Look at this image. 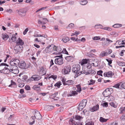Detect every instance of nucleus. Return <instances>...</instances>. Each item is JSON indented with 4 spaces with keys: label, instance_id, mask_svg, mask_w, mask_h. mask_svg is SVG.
Wrapping results in <instances>:
<instances>
[{
    "label": "nucleus",
    "instance_id": "a211bd4d",
    "mask_svg": "<svg viewBox=\"0 0 125 125\" xmlns=\"http://www.w3.org/2000/svg\"><path fill=\"white\" fill-rule=\"evenodd\" d=\"M99 108V105L97 104L96 105L94 106L92 108H90V111L92 112H93L98 110Z\"/></svg>",
    "mask_w": 125,
    "mask_h": 125
},
{
    "label": "nucleus",
    "instance_id": "052dcab7",
    "mask_svg": "<svg viewBox=\"0 0 125 125\" xmlns=\"http://www.w3.org/2000/svg\"><path fill=\"white\" fill-rule=\"evenodd\" d=\"M103 29L105 30H108L109 31H111L112 30L111 28L109 27H104Z\"/></svg>",
    "mask_w": 125,
    "mask_h": 125
},
{
    "label": "nucleus",
    "instance_id": "ea45409f",
    "mask_svg": "<svg viewBox=\"0 0 125 125\" xmlns=\"http://www.w3.org/2000/svg\"><path fill=\"white\" fill-rule=\"evenodd\" d=\"M118 64L120 66H124L125 65V62H119Z\"/></svg>",
    "mask_w": 125,
    "mask_h": 125
},
{
    "label": "nucleus",
    "instance_id": "473e14b6",
    "mask_svg": "<svg viewBox=\"0 0 125 125\" xmlns=\"http://www.w3.org/2000/svg\"><path fill=\"white\" fill-rule=\"evenodd\" d=\"M14 62H15V65H19L20 62V61L19 60L17 59H14Z\"/></svg>",
    "mask_w": 125,
    "mask_h": 125
},
{
    "label": "nucleus",
    "instance_id": "72a5a7b5",
    "mask_svg": "<svg viewBox=\"0 0 125 125\" xmlns=\"http://www.w3.org/2000/svg\"><path fill=\"white\" fill-rule=\"evenodd\" d=\"M120 114H121L125 113V107L121 108L120 109Z\"/></svg>",
    "mask_w": 125,
    "mask_h": 125
},
{
    "label": "nucleus",
    "instance_id": "c03bdc74",
    "mask_svg": "<svg viewBox=\"0 0 125 125\" xmlns=\"http://www.w3.org/2000/svg\"><path fill=\"white\" fill-rule=\"evenodd\" d=\"M89 74H91V75H95L96 73V72L94 70H92L91 71L89 72Z\"/></svg>",
    "mask_w": 125,
    "mask_h": 125
},
{
    "label": "nucleus",
    "instance_id": "f3484780",
    "mask_svg": "<svg viewBox=\"0 0 125 125\" xmlns=\"http://www.w3.org/2000/svg\"><path fill=\"white\" fill-rule=\"evenodd\" d=\"M32 78H33V80L35 81H38L41 78V77L39 75L36 74L33 75L32 76Z\"/></svg>",
    "mask_w": 125,
    "mask_h": 125
},
{
    "label": "nucleus",
    "instance_id": "423d86ee",
    "mask_svg": "<svg viewBox=\"0 0 125 125\" xmlns=\"http://www.w3.org/2000/svg\"><path fill=\"white\" fill-rule=\"evenodd\" d=\"M23 48L22 46L16 45L14 48V53L16 54L22 51Z\"/></svg>",
    "mask_w": 125,
    "mask_h": 125
},
{
    "label": "nucleus",
    "instance_id": "bb28decb",
    "mask_svg": "<svg viewBox=\"0 0 125 125\" xmlns=\"http://www.w3.org/2000/svg\"><path fill=\"white\" fill-rule=\"evenodd\" d=\"M77 89L76 91L80 93L82 91L81 88L80 84H79L76 86Z\"/></svg>",
    "mask_w": 125,
    "mask_h": 125
},
{
    "label": "nucleus",
    "instance_id": "0eeeda50",
    "mask_svg": "<svg viewBox=\"0 0 125 125\" xmlns=\"http://www.w3.org/2000/svg\"><path fill=\"white\" fill-rule=\"evenodd\" d=\"M53 45L51 44L48 46L43 51V52L44 53H48L51 52H53L52 49L53 48Z\"/></svg>",
    "mask_w": 125,
    "mask_h": 125
},
{
    "label": "nucleus",
    "instance_id": "4468645a",
    "mask_svg": "<svg viewBox=\"0 0 125 125\" xmlns=\"http://www.w3.org/2000/svg\"><path fill=\"white\" fill-rule=\"evenodd\" d=\"M71 70V67L68 66L65 67L62 70L63 71L64 74H69V73L70 72Z\"/></svg>",
    "mask_w": 125,
    "mask_h": 125
},
{
    "label": "nucleus",
    "instance_id": "09e8293b",
    "mask_svg": "<svg viewBox=\"0 0 125 125\" xmlns=\"http://www.w3.org/2000/svg\"><path fill=\"white\" fill-rule=\"evenodd\" d=\"M19 72V71L18 69L16 70H13L12 72H11L12 73L16 74L18 73Z\"/></svg>",
    "mask_w": 125,
    "mask_h": 125
},
{
    "label": "nucleus",
    "instance_id": "b1692460",
    "mask_svg": "<svg viewBox=\"0 0 125 125\" xmlns=\"http://www.w3.org/2000/svg\"><path fill=\"white\" fill-rule=\"evenodd\" d=\"M32 88L34 90L38 91H40L41 90L40 87L39 86H37L36 85H35L33 86Z\"/></svg>",
    "mask_w": 125,
    "mask_h": 125
},
{
    "label": "nucleus",
    "instance_id": "bf43d9fd",
    "mask_svg": "<svg viewBox=\"0 0 125 125\" xmlns=\"http://www.w3.org/2000/svg\"><path fill=\"white\" fill-rule=\"evenodd\" d=\"M120 119L122 120H125V114L120 117Z\"/></svg>",
    "mask_w": 125,
    "mask_h": 125
},
{
    "label": "nucleus",
    "instance_id": "7ed1b4c3",
    "mask_svg": "<svg viewBox=\"0 0 125 125\" xmlns=\"http://www.w3.org/2000/svg\"><path fill=\"white\" fill-rule=\"evenodd\" d=\"M58 58H56L55 60V63L57 64L61 65L62 64L63 62V58L62 57V55L57 57Z\"/></svg>",
    "mask_w": 125,
    "mask_h": 125
},
{
    "label": "nucleus",
    "instance_id": "c756f323",
    "mask_svg": "<svg viewBox=\"0 0 125 125\" xmlns=\"http://www.w3.org/2000/svg\"><path fill=\"white\" fill-rule=\"evenodd\" d=\"M69 40V39L68 37H64L62 40V41L64 43H66Z\"/></svg>",
    "mask_w": 125,
    "mask_h": 125
},
{
    "label": "nucleus",
    "instance_id": "8fccbe9b",
    "mask_svg": "<svg viewBox=\"0 0 125 125\" xmlns=\"http://www.w3.org/2000/svg\"><path fill=\"white\" fill-rule=\"evenodd\" d=\"M121 86L122 88L125 89V82L123 83L122 82Z\"/></svg>",
    "mask_w": 125,
    "mask_h": 125
},
{
    "label": "nucleus",
    "instance_id": "e2e57ef3",
    "mask_svg": "<svg viewBox=\"0 0 125 125\" xmlns=\"http://www.w3.org/2000/svg\"><path fill=\"white\" fill-rule=\"evenodd\" d=\"M28 30L29 29L28 28H26L23 32V35H25L26 33L28 31Z\"/></svg>",
    "mask_w": 125,
    "mask_h": 125
},
{
    "label": "nucleus",
    "instance_id": "2eb2a0df",
    "mask_svg": "<svg viewBox=\"0 0 125 125\" xmlns=\"http://www.w3.org/2000/svg\"><path fill=\"white\" fill-rule=\"evenodd\" d=\"M16 43L17 45H22L24 44V42L20 38H19L16 41Z\"/></svg>",
    "mask_w": 125,
    "mask_h": 125
},
{
    "label": "nucleus",
    "instance_id": "aec40b11",
    "mask_svg": "<svg viewBox=\"0 0 125 125\" xmlns=\"http://www.w3.org/2000/svg\"><path fill=\"white\" fill-rule=\"evenodd\" d=\"M66 83L65 85H72L74 84V81L72 80H68L66 81Z\"/></svg>",
    "mask_w": 125,
    "mask_h": 125
},
{
    "label": "nucleus",
    "instance_id": "a878e982",
    "mask_svg": "<svg viewBox=\"0 0 125 125\" xmlns=\"http://www.w3.org/2000/svg\"><path fill=\"white\" fill-rule=\"evenodd\" d=\"M108 119H105L101 117L100 118L99 121L101 122L104 123L106 122Z\"/></svg>",
    "mask_w": 125,
    "mask_h": 125
},
{
    "label": "nucleus",
    "instance_id": "f257e3e1",
    "mask_svg": "<svg viewBox=\"0 0 125 125\" xmlns=\"http://www.w3.org/2000/svg\"><path fill=\"white\" fill-rule=\"evenodd\" d=\"M80 69V66L79 64H77L75 65V67H73L72 69V71L73 73H75V78L77 77L78 76L82 74V71H79Z\"/></svg>",
    "mask_w": 125,
    "mask_h": 125
},
{
    "label": "nucleus",
    "instance_id": "7c9ffc66",
    "mask_svg": "<svg viewBox=\"0 0 125 125\" xmlns=\"http://www.w3.org/2000/svg\"><path fill=\"white\" fill-rule=\"evenodd\" d=\"M61 84H62L60 82H58L54 84V86L55 87H57L58 88H59Z\"/></svg>",
    "mask_w": 125,
    "mask_h": 125
},
{
    "label": "nucleus",
    "instance_id": "603ef678",
    "mask_svg": "<svg viewBox=\"0 0 125 125\" xmlns=\"http://www.w3.org/2000/svg\"><path fill=\"white\" fill-rule=\"evenodd\" d=\"M57 77V76L56 75H52L50 77H49V78H52L54 80H55V79H56Z\"/></svg>",
    "mask_w": 125,
    "mask_h": 125
},
{
    "label": "nucleus",
    "instance_id": "39448f33",
    "mask_svg": "<svg viewBox=\"0 0 125 125\" xmlns=\"http://www.w3.org/2000/svg\"><path fill=\"white\" fill-rule=\"evenodd\" d=\"M87 101V100L83 99L81 102L78 105V109L79 111L82 110L84 107L86 105Z\"/></svg>",
    "mask_w": 125,
    "mask_h": 125
},
{
    "label": "nucleus",
    "instance_id": "393cba45",
    "mask_svg": "<svg viewBox=\"0 0 125 125\" xmlns=\"http://www.w3.org/2000/svg\"><path fill=\"white\" fill-rule=\"evenodd\" d=\"M88 1L87 0H81L80 1V3L82 5H85L87 3Z\"/></svg>",
    "mask_w": 125,
    "mask_h": 125
},
{
    "label": "nucleus",
    "instance_id": "1a4fd4ad",
    "mask_svg": "<svg viewBox=\"0 0 125 125\" xmlns=\"http://www.w3.org/2000/svg\"><path fill=\"white\" fill-rule=\"evenodd\" d=\"M11 72L10 68L9 69L5 67L2 70H0V73L4 74H8Z\"/></svg>",
    "mask_w": 125,
    "mask_h": 125
},
{
    "label": "nucleus",
    "instance_id": "49530a36",
    "mask_svg": "<svg viewBox=\"0 0 125 125\" xmlns=\"http://www.w3.org/2000/svg\"><path fill=\"white\" fill-rule=\"evenodd\" d=\"M107 61L108 62V65H110V66H112L110 65V64L112 63V60L111 59H106Z\"/></svg>",
    "mask_w": 125,
    "mask_h": 125
},
{
    "label": "nucleus",
    "instance_id": "412c9836",
    "mask_svg": "<svg viewBox=\"0 0 125 125\" xmlns=\"http://www.w3.org/2000/svg\"><path fill=\"white\" fill-rule=\"evenodd\" d=\"M90 61L89 59H83L81 62V64L83 65L84 64L87 63V62H89Z\"/></svg>",
    "mask_w": 125,
    "mask_h": 125
},
{
    "label": "nucleus",
    "instance_id": "3c124183",
    "mask_svg": "<svg viewBox=\"0 0 125 125\" xmlns=\"http://www.w3.org/2000/svg\"><path fill=\"white\" fill-rule=\"evenodd\" d=\"M72 94L73 95H76L78 94V93L76 91H72L71 92Z\"/></svg>",
    "mask_w": 125,
    "mask_h": 125
},
{
    "label": "nucleus",
    "instance_id": "f03ea898",
    "mask_svg": "<svg viewBox=\"0 0 125 125\" xmlns=\"http://www.w3.org/2000/svg\"><path fill=\"white\" fill-rule=\"evenodd\" d=\"M92 64L89 63L83 67V71L82 74H85L86 75L89 74V72L92 70Z\"/></svg>",
    "mask_w": 125,
    "mask_h": 125
},
{
    "label": "nucleus",
    "instance_id": "e433bc0d",
    "mask_svg": "<svg viewBox=\"0 0 125 125\" xmlns=\"http://www.w3.org/2000/svg\"><path fill=\"white\" fill-rule=\"evenodd\" d=\"M14 60V59H12L10 62V64L11 66H14L15 65V62H13Z\"/></svg>",
    "mask_w": 125,
    "mask_h": 125
},
{
    "label": "nucleus",
    "instance_id": "864d4df0",
    "mask_svg": "<svg viewBox=\"0 0 125 125\" xmlns=\"http://www.w3.org/2000/svg\"><path fill=\"white\" fill-rule=\"evenodd\" d=\"M48 110L49 111H51L52 109L54 108V107L52 106H48Z\"/></svg>",
    "mask_w": 125,
    "mask_h": 125
},
{
    "label": "nucleus",
    "instance_id": "69168bd1",
    "mask_svg": "<svg viewBox=\"0 0 125 125\" xmlns=\"http://www.w3.org/2000/svg\"><path fill=\"white\" fill-rule=\"evenodd\" d=\"M74 25L73 23H71L69 25V27L70 28H72L74 27Z\"/></svg>",
    "mask_w": 125,
    "mask_h": 125
},
{
    "label": "nucleus",
    "instance_id": "6ab92c4d",
    "mask_svg": "<svg viewBox=\"0 0 125 125\" xmlns=\"http://www.w3.org/2000/svg\"><path fill=\"white\" fill-rule=\"evenodd\" d=\"M107 91V90H105L103 93L104 96L106 97H108L111 94V93L110 92Z\"/></svg>",
    "mask_w": 125,
    "mask_h": 125
},
{
    "label": "nucleus",
    "instance_id": "c9c22d12",
    "mask_svg": "<svg viewBox=\"0 0 125 125\" xmlns=\"http://www.w3.org/2000/svg\"><path fill=\"white\" fill-rule=\"evenodd\" d=\"M87 55L88 57H94L95 56V55L94 54L90 52L88 53H87Z\"/></svg>",
    "mask_w": 125,
    "mask_h": 125
},
{
    "label": "nucleus",
    "instance_id": "774afa93",
    "mask_svg": "<svg viewBox=\"0 0 125 125\" xmlns=\"http://www.w3.org/2000/svg\"><path fill=\"white\" fill-rule=\"evenodd\" d=\"M33 80V78H32V76L31 78H29L27 80V82H30L31 81Z\"/></svg>",
    "mask_w": 125,
    "mask_h": 125
},
{
    "label": "nucleus",
    "instance_id": "4d7b16f0",
    "mask_svg": "<svg viewBox=\"0 0 125 125\" xmlns=\"http://www.w3.org/2000/svg\"><path fill=\"white\" fill-rule=\"evenodd\" d=\"M93 39L94 40H98L100 39V36H95L93 38Z\"/></svg>",
    "mask_w": 125,
    "mask_h": 125
},
{
    "label": "nucleus",
    "instance_id": "338daca9",
    "mask_svg": "<svg viewBox=\"0 0 125 125\" xmlns=\"http://www.w3.org/2000/svg\"><path fill=\"white\" fill-rule=\"evenodd\" d=\"M125 52V50H122L121 52H120V55L121 56H123L124 55V52Z\"/></svg>",
    "mask_w": 125,
    "mask_h": 125
},
{
    "label": "nucleus",
    "instance_id": "6e6d98bb",
    "mask_svg": "<svg viewBox=\"0 0 125 125\" xmlns=\"http://www.w3.org/2000/svg\"><path fill=\"white\" fill-rule=\"evenodd\" d=\"M16 37L15 35H13L11 38V39L13 42L15 41L16 40Z\"/></svg>",
    "mask_w": 125,
    "mask_h": 125
},
{
    "label": "nucleus",
    "instance_id": "79ce46f5",
    "mask_svg": "<svg viewBox=\"0 0 125 125\" xmlns=\"http://www.w3.org/2000/svg\"><path fill=\"white\" fill-rule=\"evenodd\" d=\"M56 94H53L51 96L52 97V98L54 100H57L58 99H59V98L58 97H56L55 96Z\"/></svg>",
    "mask_w": 125,
    "mask_h": 125
},
{
    "label": "nucleus",
    "instance_id": "de8ad7c7",
    "mask_svg": "<svg viewBox=\"0 0 125 125\" xmlns=\"http://www.w3.org/2000/svg\"><path fill=\"white\" fill-rule=\"evenodd\" d=\"M85 125H94V123L92 121H90L87 122L86 124Z\"/></svg>",
    "mask_w": 125,
    "mask_h": 125
},
{
    "label": "nucleus",
    "instance_id": "ddd939ff",
    "mask_svg": "<svg viewBox=\"0 0 125 125\" xmlns=\"http://www.w3.org/2000/svg\"><path fill=\"white\" fill-rule=\"evenodd\" d=\"M19 67L21 69H26L27 67L26 66V63L24 61L20 62L19 64Z\"/></svg>",
    "mask_w": 125,
    "mask_h": 125
},
{
    "label": "nucleus",
    "instance_id": "680f3d73",
    "mask_svg": "<svg viewBox=\"0 0 125 125\" xmlns=\"http://www.w3.org/2000/svg\"><path fill=\"white\" fill-rule=\"evenodd\" d=\"M62 83H63V84L64 85H65V83H66V79L65 78H63L62 79Z\"/></svg>",
    "mask_w": 125,
    "mask_h": 125
},
{
    "label": "nucleus",
    "instance_id": "13d9d810",
    "mask_svg": "<svg viewBox=\"0 0 125 125\" xmlns=\"http://www.w3.org/2000/svg\"><path fill=\"white\" fill-rule=\"evenodd\" d=\"M25 89L27 90H30L31 88L29 85H26L25 86Z\"/></svg>",
    "mask_w": 125,
    "mask_h": 125
},
{
    "label": "nucleus",
    "instance_id": "a18cd8bd",
    "mask_svg": "<svg viewBox=\"0 0 125 125\" xmlns=\"http://www.w3.org/2000/svg\"><path fill=\"white\" fill-rule=\"evenodd\" d=\"M103 73V71L101 70H100L99 71H98L97 72V74L99 75H100L101 76H102V74Z\"/></svg>",
    "mask_w": 125,
    "mask_h": 125
},
{
    "label": "nucleus",
    "instance_id": "37998d69",
    "mask_svg": "<svg viewBox=\"0 0 125 125\" xmlns=\"http://www.w3.org/2000/svg\"><path fill=\"white\" fill-rule=\"evenodd\" d=\"M105 52L103 51L100 54V57H103L106 56V55L105 54Z\"/></svg>",
    "mask_w": 125,
    "mask_h": 125
},
{
    "label": "nucleus",
    "instance_id": "f8f14e48",
    "mask_svg": "<svg viewBox=\"0 0 125 125\" xmlns=\"http://www.w3.org/2000/svg\"><path fill=\"white\" fill-rule=\"evenodd\" d=\"M114 75V73L111 71H109L108 72H105L104 73V75L105 77H112Z\"/></svg>",
    "mask_w": 125,
    "mask_h": 125
},
{
    "label": "nucleus",
    "instance_id": "4c0bfd02",
    "mask_svg": "<svg viewBox=\"0 0 125 125\" xmlns=\"http://www.w3.org/2000/svg\"><path fill=\"white\" fill-rule=\"evenodd\" d=\"M109 104L111 106L113 107L116 108L117 107V106L113 102H111Z\"/></svg>",
    "mask_w": 125,
    "mask_h": 125
},
{
    "label": "nucleus",
    "instance_id": "c85d7f7f",
    "mask_svg": "<svg viewBox=\"0 0 125 125\" xmlns=\"http://www.w3.org/2000/svg\"><path fill=\"white\" fill-rule=\"evenodd\" d=\"M122 83V82H120L117 83L115 84L113 86V87L116 88H117L119 89V86L120 85H121V84Z\"/></svg>",
    "mask_w": 125,
    "mask_h": 125
},
{
    "label": "nucleus",
    "instance_id": "20e7f679",
    "mask_svg": "<svg viewBox=\"0 0 125 125\" xmlns=\"http://www.w3.org/2000/svg\"><path fill=\"white\" fill-rule=\"evenodd\" d=\"M19 15L21 17H23L25 16L27 12V10L25 8H22L17 10Z\"/></svg>",
    "mask_w": 125,
    "mask_h": 125
},
{
    "label": "nucleus",
    "instance_id": "cd10ccee",
    "mask_svg": "<svg viewBox=\"0 0 125 125\" xmlns=\"http://www.w3.org/2000/svg\"><path fill=\"white\" fill-rule=\"evenodd\" d=\"M11 72H12L13 70H15L18 69V67L16 65H15L12 66H11L10 67Z\"/></svg>",
    "mask_w": 125,
    "mask_h": 125
},
{
    "label": "nucleus",
    "instance_id": "4be33fe9",
    "mask_svg": "<svg viewBox=\"0 0 125 125\" xmlns=\"http://www.w3.org/2000/svg\"><path fill=\"white\" fill-rule=\"evenodd\" d=\"M11 84L9 85V86H11V87L14 88H16L17 86V85L14 82L13 80H11Z\"/></svg>",
    "mask_w": 125,
    "mask_h": 125
},
{
    "label": "nucleus",
    "instance_id": "dca6fc26",
    "mask_svg": "<svg viewBox=\"0 0 125 125\" xmlns=\"http://www.w3.org/2000/svg\"><path fill=\"white\" fill-rule=\"evenodd\" d=\"M38 71L40 74L42 75H45L46 74L45 71L44 70V68L42 67H39L38 69Z\"/></svg>",
    "mask_w": 125,
    "mask_h": 125
},
{
    "label": "nucleus",
    "instance_id": "0e129e2a",
    "mask_svg": "<svg viewBox=\"0 0 125 125\" xmlns=\"http://www.w3.org/2000/svg\"><path fill=\"white\" fill-rule=\"evenodd\" d=\"M24 85V83H20L19 85V87H22Z\"/></svg>",
    "mask_w": 125,
    "mask_h": 125
},
{
    "label": "nucleus",
    "instance_id": "58836bf2",
    "mask_svg": "<svg viewBox=\"0 0 125 125\" xmlns=\"http://www.w3.org/2000/svg\"><path fill=\"white\" fill-rule=\"evenodd\" d=\"M90 82L89 83V85H93L95 83V81L93 80L92 79H91L90 80Z\"/></svg>",
    "mask_w": 125,
    "mask_h": 125
},
{
    "label": "nucleus",
    "instance_id": "9d476101",
    "mask_svg": "<svg viewBox=\"0 0 125 125\" xmlns=\"http://www.w3.org/2000/svg\"><path fill=\"white\" fill-rule=\"evenodd\" d=\"M70 125H83L82 124L76 122L72 119H71L69 121Z\"/></svg>",
    "mask_w": 125,
    "mask_h": 125
},
{
    "label": "nucleus",
    "instance_id": "2f4dec72",
    "mask_svg": "<svg viewBox=\"0 0 125 125\" xmlns=\"http://www.w3.org/2000/svg\"><path fill=\"white\" fill-rule=\"evenodd\" d=\"M82 118L81 116L78 115H75V118H74V119L76 120H80L81 119H82Z\"/></svg>",
    "mask_w": 125,
    "mask_h": 125
},
{
    "label": "nucleus",
    "instance_id": "6e6552de",
    "mask_svg": "<svg viewBox=\"0 0 125 125\" xmlns=\"http://www.w3.org/2000/svg\"><path fill=\"white\" fill-rule=\"evenodd\" d=\"M33 113L36 117V119L38 120H40L42 118V116L40 112L37 110H35L33 112Z\"/></svg>",
    "mask_w": 125,
    "mask_h": 125
},
{
    "label": "nucleus",
    "instance_id": "5701e85b",
    "mask_svg": "<svg viewBox=\"0 0 125 125\" xmlns=\"http://www.w3.org/2000/svg\"><path fill=\"white\" fill-rule=\"evenodd\" d=\"M2 37L3 39L5 41L7 40L9 38V36L6 33L2 34Z\"/></svg>",
    "mask_w": 125,
    "mask_h": 125
},
{
    "label": "nucleus",
    "instance_id": "9b49d317",
    "mask_svg": "<svg viewBox=\"0 0 125 125\" xmlns=\"http://www.w3.org/2000/svg\"><path fill=\"white\" fill-rule=\"evenodd\" d=\"M53 48L52 49V51L53 52L54 51H56L57 52H58V53L59 54L60 53V52H59L61 51L62 49L60 46H56L53 45Z\"/></svg>",
    "mask_w": 125,
    "mask_h": 125
},
{
    "label": "nucleus",
    "instance_id": "5fc2aeb1",
    "mask_svg": "<svg viewBox=\"0 0 125 125\" xmlns=\"http://www.w3.org/2000/svg\"><path fill=\"white\" fill-rule=\"evenodd\" d=\"M62 52L63 53H64V54H68V53L67 51L66 50V49L65 48L63 49Z\"/></svg>",
    "mask_w": 125,
    "mask_h": 125
},
{
    "label": "nucleus",
    "instance_id": "f704fd0d",
    "mask_svg": "<svg viewBox=\"0 0 125 125\" xmlns=\"http://www.w3.org/2000/svg\"><path fill=\"white\" fill-rule=\"evenodd\" d=\"M122 25L121 24H115L113 25V27L115 28H118L121 27L122 26Z\"/></svg>",
    "mask_w": 125,
    "mask_h": 125
},
{
    "label": "nucleus",
    "instance_id": "a19ab883",
    "mask_svg": "<svg viewBox=\"0 0 125 125\" xmlns=\"http://www.w3.org/2000/svg\"><path fill=\"white\" fill-rule=\"evenodd\" d=\"M101 105L104 107H106L108 106V103L107 102H104Z\"/></svg>",
    "mask_w": 125,
    "mask_h": 125
}]
</instances>
